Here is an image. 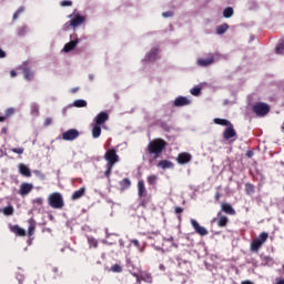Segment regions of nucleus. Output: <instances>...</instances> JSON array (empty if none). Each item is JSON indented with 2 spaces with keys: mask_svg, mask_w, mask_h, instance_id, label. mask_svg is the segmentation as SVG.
Returning a JSON list of instances; mask_svg holds the SVG:
<instances>
[{
  "mask_svg": "<svg viewBox=\"0 0 284 284\" xmlns=\"http://www.w3.org/2000/svg\"><path fill=\"white\" fill-rule=\"evenodd\" d=\"M168 142L162 139L153 140L148 144L146 152L149 154V163L152 165L165 150Z\"/></svg>",
  "mask_w": 284,
  "mask_h": 284,
  "instance_id": "obj_1",
  "label": "nucleus"
},
{
  "mask_svg": "<svg viewBox=\"0 0 284 284\" xmlns=\"http://www.w3.org/2000/svg\"><path fill=\"white\" fill-rule=\"evenodd\" d=\"M48 203L53 210H63L65 202L63 201V195L59 192H53L48 197Z\"/></svg>",
  "mask_w": 284,
  "mask_h": 284,
  "instance_id": "obj_2",
  "label": "nucleus"
},
{
  "mask_svg": "<svg viewBox=\"0 0 284 284\" xmlns=\"http://www.w3.org/2000/svg\"><path fill=\"white\" fill-rule=\"evenodd\" d=\"M85 22V17L77 14L73 19L63 24L62 30L68 31L70 28H79Z\"/></svg>",
  "mask_w": 284,
  "mask_h": 284,
  "instance_id": "obj_3",
  "label": "nucleus"
},
{
  "mask_svg": "<svg viewBox=\"0 0 284 284\" xmlns=\"http://www.w3.org/2000/svg\"><path fill=\"white\" fill-rule=\"evenodd\" d=\"M253 112L257 116H266V114H270V104L257 102L253 105Z\"/></svg>",
  "mask_w": 284,
  "mask_h": 284,
  "instance_id": "obj_4",
  "label": "nucleus"
},
{
  "mask_svg": "<svg viewBox=\"0 0 284 284\" xmlns=\"http://www.w3.org/2000/svg\"><path fill=\"white\" fill-rule=\"evenodd\" d=\"M104 159L106 160V165H113L119 163V154H116V149H108Z\"/></svg>",
  "mask_w": 284,
  "mask_h": 284,
  "instance_id": "obj_5",
  "label": "nucleus"
},
{
  "mask_svg": "<svg viewBox=\"0 0 284 284\" xmlns=\"http://www.w3.org/2000/svg\"><path fill=\"white\" fill-rule=\"evenodd\" d=\"M191 225L200 236H207L210 234L207 229L201 226L196 220H191Z\"/></svg>",
  "mask_w": 284,
  "mask_h": 284,
  "instance_id": "obj_6",
  "label": "nucleus"
},
{
  "mask_svg": "<svg viewBox=\"0 0 284 284\" xmlns=\"http://www.w3.org/2000/svg\"><path fill=\"white\" fill-rule=\"evenodd\" d=\"M63 141H75V139H79V130L77 129H70L62 133Z\"/></svg>",
  "mask_w": 284,
  "mask_h": 284,
  "instance_id": "obj_7",
  "label": "nucleus"
},
{
  "mask_svg": "<svg viewBox=\"0 0 284 284\" xmlns=\"http://www.w3.org/2000/svg\"><path fill=\"white\" fill-rule=\"evenodd\" d=\"M223 139L224 141H230V139L236 141V130H234V124H230V126L223 131Z\"/></svg>",
  "mask_w": 284,
  "mask_h": 284,
  "instance_id": "obj_8",
  "label": "nucleus"
},
{
  "mask_svg": "<svg viewBox=\"0 0 284 284\" xmlns=\"http://www.w3.org/2000/svg\"><path fill=\"white\" fill-rule=\"evenodd\" d=\"M32 190H34V185H32V183L23 182L20 185L19 194L20 196H28V194L31 193Z\"/></svg>",
  "mask_w": 284,
  "mask_h": 284,
  "instance_id": "obj_9",
  "label": "nucleus"
},
{
  "mask_svg": "<svg viewBox=\"0 0 284 284\" xmlns=\"http://www.w3.org/2000/svg\"><path fill=\"white\" fill-rule=\"evenodd\" d=\"M191 103H192V100H190V99H187V98H185V97H183V95H180V97H178V98L174 100L173 105H174L175 108H183V106H185V105H190Z\"/></svg>",
  "mask_w": 284,
  "mask_h": 284,
  "instance_id": "obj_10",
  "label": "nucleus"
},
{
  "mask_svg": "<svg viewBox=\"0 0 284 284\" xmlns=\"http://www.w3.org/2000/svg\"><path fill=\"white\" fill-rule=\"evenodd\" d=\"M110 119V114H108V112H100L95 119H94V123L95 125H103V123H105L106 121H109Z\"/></svg>",
  "mask_w": 284,
  "mask_h": 284,
  "instance_id": "obj_11",
  "label": "nucleus"
},
{
  "mask_svg": "<svg viewBox=\"0 0 284 284\" xmlns=\"http://www.w3.org/2000/svg\"><path fill=\"white\" fill-rule=\"evenodd\" d=\"M176 161L180 165H185V163H190V161H192V155L187 152H182L178 155Z\"/></svg>",
  "mask_w": 284,
  "mask_h": 284,
  "instance_id": "obj_12",
  "label": "nucleus"
},
{
  "mask_svg": "<svg viewBox=\"0 0 284 284\" xmlns=\"http://www.w3.org/2000/svg\"><path fill=\"white\" fill-rule=\"evenodd\" d=\"M221 211L224 212V214H229L230 216H235L236 215V211L229 203H222L221 204Z\"/></svg>",
  "mask_w": 284,
  "mask_h": 284,
  "instance_id": "obj_13",
  "label": "nucleus"
},
{
  "mask_svg": "<svg viewBox=\"0 0 284 284\" xmlns=\"http://www.w3.org/2000/svg\"><path fill=\"white\" fill-rule=\"evenodd\" d=\"M212 63H214V55L213 54H211L206 59H199L197 60V65H201L202 68H207V65H212Z\"/></svg>",
  "mask_w": 284,
  "mask_h": 284,
  "instance_id": "obj_14",
  "label": "nucleus"
},
{
  "mask_svg": "<svg viewBox=\"0 0 284 284\" xmlns=\"http://www.w3.org/2000/svg\"><path fill=\"white\" fill-rule=\"evenodd\" d=\"M10 232H12L16 236H26V230H23L21 226L19 225H11L9 226Z\"/></svg>",
  "mask_w": 284,
  "mask_h": 284,
  "instance_id": "obj_15",
  "label": "nucleus"
},
{
  "mask_svg": "<svg viewBox=\"0 0 284 284\" xmlns=\"http://www.w3.org/2000/svg\"><path fill=\"white\" fill-rule=\"evenodd\" d=\"M158 168H161V170H172L174 169V163L170 160H162L158 163Z\"/></svg>",
  "mask_w": 284,
  "mask_h": 284,
  "instance_id": "obj_16",
  "label": "nucleus"
},
{
  "mask_svg": "<svg viewBox=\"0 0 284 284\" xmlns=\"http://www.w3.org/2000/svg\"><path fill=\"white\" fill-rule=\"evenodd\" d=\"M19 173L22 176H27V179H30V176H32V172L30 171V168H28V165L26 164H19Z\"/></svg>",
  "mask_w": 284,
  "mask_h": 284,
  "instance_id": "obj_17",
  "label": "nucleus"
},
{
  "mask_svg": "<svg viewBox=\"0 0 284 284\" xmlns=\"http://www.w3.org/2000/svg\"><path fill=\"white\" fill-rule=\"evenodd\" d=\"M217 226L219 227H227V223H230V219L225 215H221V212L217 213Z\"/></svg>",
  "mask_w": 284,
  "mask_h": 284,
  "instance_id": "obj_18",
  "label": "nucleus"
},
{
  "mask_svg": "<svg viewBox=\"0 0 284 284\" xmlns=\"http://www.w3.org/2000/svg\"><path fill=\"white\" fill-rule=\"evenodd\" d=\"M78 43H79V39L75 38V40H71L70 42L64 44L63 52H72V50L77 48Z\"/></svg>",
  "mask_w": 284,
  "mask_h": 284,
  "instance_id": "obj_19",
  "label": "nucleus"
},
{
  "mask_svg": "<svg viewBox=\"0 0 284 284\" xmlns=\"http://www.w3.org/2000/svg\"><path fill=\"white\" fill-rule=\"evenodd\" d=\"M28 236H33L34 232L37 230V222L34 221V219H29L28 220Z\"/></svg>",
  "mask_w": 284,
  "mask_h": 284,
  "instance_id": "obj_20",
  "label": "nucleus"
},
{
  "mask_svg": "<svg viewBox=\"0 0 284 284\" xmlns=\"http://www.w3.org/2000/svg\"><path fill=\"white\" fill-rule=\"evenodd\" d=\"M84 195H85V187H80L78 191H75L71 195V201H79V199H81Z\"/></svg>",
  "mask_w": 284,
  "mask_h": 284,
  "instance_id": "obj_21",
  "label": "nucleus"
},
{
  "mask_svg": "<svg viewBox=\"0 0 284 284\" xmlns=\"http://www.w3.org/2000/svg\"><path fill=\"white\" fill-rule=\"evenodd\" d=\"M263 247V244L255 237L251 242V252H258Z\"/></svg>",
  "mask_w": 284,
  "mask_h": 284,
  "instance_id": "obj_22",
  "label": "nucleus"
},
{
  "mask_svg": "<svg viewBox=\"0 0 284 284\" xmlns=\"http://www.w3.org/2000/svg\"><path fill=\"white\" fill-rule=\"evenodd\" d=\"M138 194L140 197L145 196V182L143 180L138 182Z\"/></svg>",
  "mask_w": 284,
  "mask_h": 284,
  "instance_id": "obj_23",
  "label": "nucleus"
},
{
  "mask_svg": "<svg viewBox=\"0 0 284 284\" xmlns=\"http://www.w3.org/2000/svg\"><path fill=\"white\" fill-rule=\"evenodd\" d=\"M156 54H159V50L156 48L151 49L146 54V61H156Z\"/></svg>",
  "mask_w": 284,
  "mask_h": 284,
  "instance_id": "obj_24",
  "label": "nucleus"
},
{
  "mask_svg": "<svg viewBox=\"0 0 284 284\" xmlns=\"http://www.w3.org/2000/svg\"><path fill=\"white\" fill-rule=\"evenodd\" d=\"M213 121L216 125H224L226 128H230V125H232V122L221 118H215Z\"/></svg>",
  "mask_w": 284,
  "mask_h": 284,
  "instance_id": "obj_25",
  "label": "nucleus"
},
{
  "mask_svg": "<svg viewBox=\"0 0 284 284\" xmlns=\"http://www.w3.org/2000/svg\"><path fill=\"white\" fill-rule=\"evenodd\" d=\"M92 136L93 139H99L101 136V125L93 123Z\"/></svg>",
  "mask_w": 284,
  "mask_h": 284,
  "instance_id": "obj_26",
  "label": "nucleus"
},
{
  "mask_svg": "<svg viewBox=\"0 0 284 284\" xmlns=\"http://www.w3.org/2000/svg\"><path fill=\"white\" fill-rule=\"evenodd\" d=\"M23 74L26 81H32L34 79V72L30 70V68H24L23 69Z\"/></svg>",
  "mask_w": 284,
  "mask_h": 284,
  "instance_id": "obj_27",
  "label": "nucleus"
},
{
  "mask_svg": "<svg viewBox=\"0 0 284 284\" xmlns=\"http://www.w3.org/2000/svg\"><path fill=\"white\" fill-rule=\"evenodd\" d=\"M245 192L248 196H252V194H254V192H256V187L254 186V184L247 182L245 184Z\"/></svg>",
  "mask_w": 284,
  "mask_h": 284,
  "instance_id": "obj_28",
  "label": "nucleus"
},
{
  "mask_svg": "<svg viewBox=\"0 0 284 284\" xmlns=\"http://www.w3.org/2000/svg\"><path fill=\"white\" fill-rule=\"evenodd\" d=\"M130 185H132V182L128 178L120 182L121 190H130Z\"/></svg>",
  "mask_w": 284,
  "mask_h": 284,
  "instance_id": "obj_29",
  "label": "nucleus"
},
{
  "mask_svg": "<svg viewBox=\"0 0 284 284\" xmlns=\"http://www.w3.org/2000/svg\"><path fill=\"white\" fill-rule=\"evenodd\" d=\"M256 239L263 245L267 242V239H270V234L267 232H262Z\"/></svg>",
  "mask_w": 284,
  "mask_h": 284,
  "instance_id": "obj_30",
  "label": "nucleus"
},
{
  "mask_svg": "<svg viewBox=\"0 0 284 284\" xmlns=\"http://www.w3.org/2000/svg\"><path fill=\"white\" fill-rule=\"evenodd\" d=\"M226 30H230V26L223 23L216 28V34H225Z\"/></svg>",
  "mask_w": 284,
  "mask_h": 284,
  "instance_id": "obj_31",
  "label": "nucleus"
},
{
  "mask_svg": "<svg viewBox=\"0 0 284 284\" xmlns=\"http://www.w3.org/2000/svg\"><path fill=\"white\" fill-rule=\"evenodd\" d=\"M223 17L225 19H230L231 17H234V9L232 7H227L223 11Z\"/></svg>",
  "mask_w": 284,
  "mask_h": 284,
  "instance_id": "obj_32",
  "label": "nucleus"
},
{
  "mask_svg": "<svg viewBox=\"0 0 284 284\" xmlns=\"http://www.w3.org/2000/svg\"><path fill=\"white\" fill-rule=\"evenodd\" d=\"M4 216H12L14 214V207L12 205L2 209Z\"/></svg>",
  "mask_w": 284,
  "mask_h": 284,
  "instance_id": "obj_33",
  "label": "nucleus"
},
{
  "mask_svg": "<svg viewBox=\"0 0 284 284\" xmlns=\"http://www.w3.org/2000/svg\"><path fill=\"white\" fill-rule=\"evenodd\" d=\"M74 108H87L88 102L85 100H75L73 102Z\"/></svg>",
  "mask_w": 284,
  "mask_h": 284,
  "instance_id": "obj_34",
  "label": "nucleus"
},
{
  "mask_svg": "<svg viewBox=\"0 0 284 284\" xmlns=\"http://www.w3.org/2000/svg\"><path fill=\"white\" fill-rule=\"evenodd\" d=\"M28 32V27L22 26L18 28L17 34L18 37H26V33Z\"/></svg>",
  "mask_w": 284,
  "mask_h": 284,
  "instance_id": "obj_35",
  "label": "nucleus"
},
{
  "mask_svg": "<svg viewBox=\"0 0 284 284\" xmlns=\"http://www.w3.org/2000/svg\"><path fill=\"white\" fill-rule=\"evenodd\" d=\"M141 274H143L142 281H145V283H152V275L148 274L145 271H142Z\"/></svg>",
  "mask_w": 284,
  "mask_h": 284,
  "instance_id": "obj_36",
  "label": "nucleus"
},
{
  "mask_svg": "<svg viewBox=\"0 0 284 284\" xmlns=\"http://www.w3.org/2000/svg\"><path fill=\"white\" fill-rule=\"evenodd\" d=\"M111 272H114L116 274H121L123 272V267L120 264H114L111 266Z\"/></svg>",
  "mask_w": 284,
  "mask_h": 284,
  "instance_id": "obj_37",
  "label": "nucleus"
},
{
  "mask_svg": "<svg viewBox=\"0 0 284 284\" xmlns=\"http://www.w3.org/2000/svg\"><path fill=\"white\" fill-rule=\"evenodd\" d=\"M23 12H26V8H24V7H20V8L13 13V21H17V19H19V14H23Z\"/></svg>",
  "mask_w": 284,
  "mask_h": 284,
  "instance_id": "obj_38",
  "label": "nucleus"
},
{
  "mask_svg": "<svg viewBox=\"0 0 284 284\" xmlns=\"http://www.w3.org/2000/svg\"><path fill=\"white\" fill-rule=\"evenodd\" d=\"M158 179L159 178L156 175H149L146 181H148L149 185H156Z\"/></svg>",
  "mask_w": 284,
  "mask_h": 284,
  "instance_id": "obj_39",
  "label": "nucleus"
},
{
  "mask_svg": "<svg viewBox=\"0 0 284 284\" xmlns=\"http://www.w3.org/2000/svg\"><path fill=\"white\" fill-rule=\"evenodd\" d=\"M33 205L36 207H41L43 205V197H36L33 201H32Z\"/></svg>",
  "mask_w": 284,
  "mask_h": 284,
  "instance_id": "obj_40",
  "label": "nucleus"
},
{
  "mask_svg": "<svg viewBox=\"0 0 284 284\" xmlns=\"http://www.w3.org/2000/svg\"><path fill=\"white\" fill-rule=\"evenodd\" d=\"M275 52L277 54H284V43L277 44L276 48H275Z\"/></svg>",
  "mask_w": 284,
  "mask_h": 284,
  "instance_id": "obj_41",
  "label": "nucleus"
},
{
  "mask_svg": "<svg viewBox=\"0 0 284 284\" xmlns=\"http://www.w3.org/2000/svg\"><path fill=\"white\" fill-rule=\"evenodd\" d=\"M51 274H53V278H58V276H59V274H61V272L59 271V267L52 266Z\"/></svg>",
  "mask_w": 284,
  "mask_h": 284,
  "instance_id": "obj_42",
  "label": "nucleus"
},
{
  "mask_svg": "<svg viewBox=\"0 0 284 284\" xmlns=\"http://www.w3.org/2000/svg\"><path fill=\"white\" fill-rule=\"evenodd\" d=\"M191 94L193 97H199V94H201V88L194 87L193 89H191Z\"/></svg>",
  "mask_w": 284,
  "mask_h": 284,
  "instance_id": "obj_43",
  "label": "nucleus"
},
{
  "mask_svg": "<svg viewBox=\"0 0 284 284\" xmlns=\"http://www.w3.org/2000/svg\"><path fill=\"white\" fill-rule=\"evenodd\" d=\"M112 168L114 166L106 164V171L104 172V176H106V179H110V174H112Z\"/></svg>",
  "mask_w": 284,
  "mask_h": 284,
  "instance_id": "obj_44",
  "label": "nucleus"
},
{
  "mask_svg": "<svg viewBox=\"0 0 284 284\" xmlns=\"http://www.w3.org/2000/svg\"><path fill=\"white\" fill-rule=\"evenodd\" d=\"M11 152H13L14 154H23L26 150L23 148H13L11 149Z\"/></svg>",
  "mask_w": 284,
  "mask_h": 284,
  "instance_id": "obj_45",
  "label": "nucleus"
},
{
  "mask_svg": "<svg viewBox=\"0 0 284 284\" xmlns=\"http://www.w3.org/2000/svg\"><path fill=\"white\" fill-rule=\"evenodd\" d=\"M4 116H7V119L9 118V116H12V114H14V109L13 108H9V109H7L6 110V112H4Z\"/></svg>",
  "mask_w": 284,
  "mask_h": 284,
  "instance_id": "obj_46",
  "label": "nucleus"
},
{
  "mask_svg": "<svg viewBox=\"0 0 284 284\" xmlns=\"http://www.w3.org/2000/svg\"><path fill=\"white\" fill-rule=\"evenodd\" d=\"M32 114H36V116H39V106L38 104H33L31 109Z\"/></svg>",
  "mask_w": 284,
  "mask_h": 284,
  "instance_id": "obj_47",
  "label": "nucleus"
},
{
  "mask_svg": "<svg viewBox=\"0 0 284 284\" xmlns=\"http://www.w3.org/2000/svg\"><path fill=\"white\" fill-rule=\"evenodd\" d=\"M60 6H62V8H68L70 6H72V1L70 0H63Z\"/></svg>",
  "mask_w": 284,
  "mask_h": 284,
  "instance_id": "obj_48",
  "label": "nucleus"
},
{
  "mask_svg": "<svg viewBox=\"0 0 284 284\" xmlns=\"http://www.w3.org/2000/svg\"><path fill=\"white\" fill-rule=\"evenodd\" d=\"M162 17H164V19H168V18H170V17H174V12H172V11L163 12V13H162Z\"/></svg>",
  "mask_w": 284,
  "mask_h": 284,
  "instance_id": "obj_49",
  "label": "nucleus"
},
{
  "mask_svg": "<svg viewBox=\"0 0 284 284\" xmlns=\"http://www.w3.org/2000/svg\"><path fill=\"white\" fill-rule=\"evenodd\" d=\"M44 128H48L49 125H52V118H47L43 123Z\"/></svg>",
  "mask_w": 284,
  "mask_h": 284,
  "instance_id": "obj_50",
  "label": "nucleus"
},
{
  "mask_svg": "<svg viewBox=\"0 0 284 284\" xmlns=\"http://www.w3.org/2000/svg\"><path fill=\"white\" fill-rule=\"evenodd\" d=\"M131 243L134 245V247H141V243L139 242V240H132Z\"/></svg>",
  "mask_w": 284,
  "mask_h": 284,
  "instance_id": "obj_51",
  "label": "nucleus"
},
{
  "mask_svg": "<svg viewBox=\"0 0 284 284\" xmlns=\"http://www.w3.org/2000/svg\"><path fill=\"white\" fill-rule=\"evenodd\" d=\"M175 214H183V207L176 206L175 207Z\"/></svg>",
  "mask_w": 284,
  "mask_h": 284,
  "instance_id": "obj_52",
  "label": "nucleus"
},
{
  "mask_svg": "<svg viewBox=\"0 0 284 284\" xmlns=\"http://www.w3.org/2000/svg\"><path fill=\"white\" fill-rule=\"evenodd\" d=\"M161 125L165 130V132H170V126L165 122H163Z\"/></svg>",
  "mask_w": 284,
  "mask_h": 284,
  "instance_id": "obj_53",
  "label": "nucleus"
},
{
  "mask_svg": "<svg viewBox=\"0 0 284 284\" xmlns=\"http://www.w3.org/2000/svg\"><path fill=\"white\" fill-rule=\"evenodd\" d=\"M34 174H37V176H41L42 179L45 178V175H43V173H41V171H39V170H36Z\"/></svg>",
  "mask_w": 284,
  "mask_h": 284,
  "instance_id": "obj_54",
  "label": "nucleus"
},
{
  "mask_svg": "<svg viewBox=\"0 0 284 284\" xmlns=\"http://www.w3.org/2000/svg\"><path fill=\"white\" fill-rule=\"evenodd\" d=\"M215 201L219 203L221 201V193L216 192L215 193Z\"/></svg>",
  "mask_w": 284,
  "mask_h": 284,
  "instance_id": "obj_55",
  "label": "nucleus"
},
{
  "mask_svg": "<svg viewBox=\"0 0 284 284\" xmlns=\"http://www.w3.org/2000/svg\"><path fill=\"white\" fill-rule=\"evenodd\" d=\"M0 59H6V51L0 48Z\"/></svg>",
  "mask_w": 284,
  "mask_h": 284,
  "instance_id": "obj_56",
  "label": "nucleus"
},
{
  "mask_svg": "<svg viewBox=\"0 0 284 284\" xmlns=\"http://www.w3.org/2000/svg\"><path fill=\"white\" fill-rule=\"evenodd\" d=\"M1 134H8V128L7 126H3L1 129Z\"/></svg>",
  "mask_w": 284,
  "mask_h": 284,
  "instance_id": "obj_57",
  "label": "nucleus"
},
{
  "mask_svg": "<svg viewBox=\"0 0 284 284\" xmlns=\"http://www.w3.org/2000/svg\"><path fill=\"white\" fill-rule=\"evenodd\" d=\"M10 77H12V79H14V77H17V71L11 70V71H10Z\"/></svg>",
  "mask_w": 284,
  "mask_h": 284,
  "instance_id": "obj_58",
  "label": "nucleus"
},
{
  "mask_svg": "<svg viewBox=\"0 0 284 284\" xmlns=\"http://www.w3.org/2000/svg\"><path fill=\"white\" fill-rule=\"evenodd\" d=\"M159 270H161V272H165V265L160 264V265H159Z\"/></svg>",
  "mask_w": 284,
  "mask_h": 284,
  "instance_id": "obj_59",
  "label": "nucleus"
},
{
  "mask_svg": "<svg viewBox=\"0 0 284 284\" xmlns=\"http://www.w3.org/2000/svg\"><path fill=\"white\" fill-rule=\"evenodd\" d=\"M241 284H254L251 281H243Z\"/></svg>",
  "mask_w": 284,
  "mask_h": 284,
  "instance_id": "obj_60",
  "label": "nucleus"
},
{
  "mask_svg": "<svg viewBox=\"0 0 284 284\" xmlns=\"http://www.w3.org/2000/svg\"><path fill=\"white\" fill-rule=\"evenodd\" d=\"M7 116H0V123H3L6 121Z\"/></svg>",
  "mask_w": 284,
  "mask_h": 284,
  "instance_id": "obj_61",
  "label": "nucleus"
},
{
  "mask_svg": "<svg viewBox=\"0 0 284 284\" xmlns=\"http://www.w3.org/2000/svg\"><path fill=\"white\" fill-rule=\"evenodd\" d=\"M276 284H284V280H278Z\"/></svg>",
  "mask_w": 284,
  "mask_h": 284,
  "instance_id": "obj_62",
  "label": "nucleus"
},
{
  "mask_svg": "<svg viewBox=\"0 0 284 284\" xmlns=\"http://www.w3.org/2000/svg\"><path fill=\"white\" fill-rule=\"evenodd\" d=\"M247 156H252V151L247 152Z\"/></svg>",
  "mask_w": 284,
  "mask_h": 284,
  "instance_id": "obj_63",
  "label": "nucleus"
},
{
  "mask_svg": "<svg viewBox=\"0 0 284 284\" xmlns=\"http://www.w3.org/2000/svg\"><path fill=\"white\" fill-rule=\"evenodd\" d=\"M93 245H94V247H97V242L95 241H93Z\"/></svg>",
  "mask_w": 284,
  "mask_h": 284,
  "instance_id": "obj_64",
  "label": "nucleus"
}]
</instances>
